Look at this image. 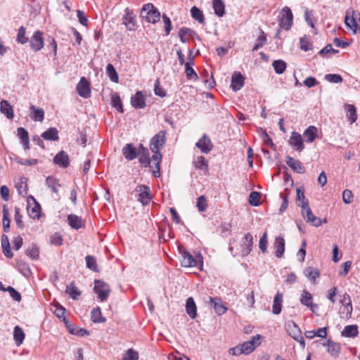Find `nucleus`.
<instances>
[{"label":"nucleus","mask_w":360,"mask_h":360,"mask_svg":"<svg viewBox=\"0 0 360 360\" xmlns=\"http://www.w3.org/2000/svg\"><path fill=\"white\" fill-rule=\"evenodd\" d=\"M141 17L148 22L156 23L160 20V13L152 4L143 5L140 12Z\"/></svg>","instance_id":"obj_1"},{"label":"nucleus","mask_w":360,"mask_h":360,"mask_svg":"<svg viewBox=\"0 0 360 360\" xmlns=\"http://www.w3.org/2000/svg\"><path fill=\"white\" fill-rule=\"evenodd\" d=\"M181 265L184 267L202 266V257L198 254L194 258L193 256L186 250H184L181 252Z\"/></svg>","instance_id":"obj_2"},{"label":"nucleus","mask_w":360,"mask_h":360,"mask_svg":"<svg viewBox=\"0 0 360 360\" xmlns=\"http://www.w3.org/2000/svg\"><path fill=\"white\" fill-rule=\"evenodd\" d=\"M300 206L302 209V216L306 220L307 222L316 227H319L321 225V219L316 217L312 213V211L309 207L308 202H304Z\"/></svg>","instance_id":"obj_3"},{"label":"nucleus","mask_w":360,"mask_h":360,"mask_svg":"<svg viewBox=\"0 0 360 360\" xmlns=\"http://www.w3.org/2000/svg\"><path fill=\"white\" fill-rule=\"evenodd\" d=\"M293 21V15L290 8L288 6H285L281 11L280 15L278 16V22L281 28H283L285 30H289Z\"/></svg>","instance_id":"obj_4"},{"label":"nucleus","mask_w":360,"mask_h":360,"mask_svg":"<svg viewBox=\"0 0 360 360\" xmlns=\"http://www.w3.org/2000/svg\"><path fill=\"white\" fill-rule=\"evenodd\" d=\"M94 290L98 295V298L100 301L103 302L108 299L110 295V288L107 283L101 280H96Z\"/></svg>","instance_id":"obj_5"},{"label":"nucleus","mask_w":360,"mask_h":360,"mask_svg":"<svg viewBox=\"0 0 360 360\" xmlns=\"http://www.w3.org/2000/svg\"><path fill=\"white\" fill-rule=\"evenodd\" d=\"M134 192L138 193V201H139L143 206L148 205L151 199L152 195L150 189L146 185H138L134 189Z\"/></svg>","instance_id":"obj_6"},{"label":"nucleus","mask_w":360,"mask_h":360,"mask_svg":"<svg viewBox=\"0 0 360 360\" xmlns=\"http://www.w3.org/2000/svg\"><path fill=\"white\" fill-rule=\"evenodd\" d=\"M340 303L342 304V307L340 309L341 317L344 319L351 318L353 307L350 296L347 293H345L340 300Z\"/></svg>","instance_id":"obj_7"},{"label":"nucleus","mask_w":360,"mask_h":360,"mask_svg":"<svg viewBox=\"0 0 360 360\" xmlns=\"http://www.w3.org/2000/svg\"><path fill=\"white\" fill-rule=\"evenodd\" d=\"M166 142V131L162 130L155 134L150 141L151 150H160Z\"/></svg>","instance_id":"obj_8"},{"label":"nucleus","mask_w":360,"mask_h":360,"mask_svg":"<svg viewBox=\"0 0 360 360\" xmlns=\"http://www.w3.org/2000/svg\"><path fill=\"white\" fill-rule=\"evenodd\" d=\"M261 335L252 336L248 341L244 342L241 346L244 352V354L248 355L252 353L255 349L261 345Z\"/></svg>","instance_id":"obj_9"},{"label":"nucleus","mask_w":360,"mask_h":360,"mask_svg":"<svg viewBox=\"0 0 360 360\" xmlns=\"http://www.w3.org/2000/svg\"><path fill=\"white\" fill-rule=\"evenodd\" d=\"M252 245H253V237L250 233H248L242 238V240L240 242V255L242 257L248 256L252 251Z\"/></svg>","instance_id":"obj_10"},{"label":"nucleus","mask_w":360,"mask_h":360,"mask_svg":"<svg viewBox=\"0 0 360 360\" xmlns=\"http://www.w3.org/2000/svg\"><path fill=\"white\" fill-rule=\"evenodd\" d=\"M360 13H356L353 10H347L346 12L345 22L347 27L356 32L358 27L357 20L360 21Z\"/></svg>","instance_id":"obj_11"},{"label":"nucleus","mask_w":360,"mask_h":360,"mask_svg":"<svg viewBox=\"0 0 360 360\" xmlns=\"http://www.w3.org/2000/svg\"><path fill=\"white\" fill-rule=\"evenodd\" d=\"M44 45L43 32L40 30L34 32L30 40L31 49L34 52H37L44 47Z\"/></svg>","instance_id":"obj_12"},{"label":"nucleus","mask_w":360,"mask_h":360,"mask_svg":"<svg viewBox=\"0 0 360 360\" xmlns=\"http://www.w3.org/2000/svg\"><path fill=\"white\" fill-rule=\"evenodd\" d=\"M288 333L295 340L297 341L302 348L305 347V342L304 338L302 335V331L300 328L294 322L290 325H288Z\"/></svg>","instance_id":"obj_13"},{"label":"nucleus","mask_w":360,"mask_h":360,"mask_svg":"<svg viewBox=\"0 0 360 360\" xmlns=\"http://www.w3.org/2000/svg\"><path fill=\"white\" fill-rule=\"evenodd\" d=\"M195 146L202 153L207 154L210 153L214 146L211 141V139L205 134L198 140L195 143Z\"/></svg>","instance_id":"obj_14"},{"label":"nucleus","mask_w":360,"mask_h":360,"mask_svg":"<svg viewBox=\"0 0 360 360\" xmlns=\"http://www.w3.org/2000/svg\"><path fill=\"white\" fill-rule=\"evenodd\" d=\"M77 91L78 94L84 98H87L91 95L90 83L85 77H82L77 85Z\"/></svg>","instance_id":"obj_15"},{"label":"nucleus","mask_w":360,"mask_h":360,"mask_svg":"<svg viewBox=\"0 0 360 360\" xmlns=\"http://www.w3.org/2000/svg\"><path fill=\"white\" fill-rule=\"evenodd\" d=\"M53 163L61 168H67L70 166V160L68 154L64 150L58 152L53 159Z\"/></svg>","instance_id":"obj_16"},{"label":"nucleus","mask_w":360,"mask_h":360,"mask_svg":"<svg viewBox=\"0 0 360 360\" xmlns=\"http://www.w3.org/2000/svg\"><path fill=\"white\" fill-rule=\"evenodd\" d=\"M289 144L299 152L302 151L304 148L302 136L296 131L292 132L289 139Z\"/></svg>","instance_id":"obj_17"},{"label":"nucleus","mask_w":360,"mask_h":360,"mask_svg":"<svg viewBox=\"0 0 360 360\" xmlns=\"http://www.w3.org/2000/svg\"><path fill=\"white\" fill-rule=\"evenodd\" d=\"M125 14L123 17V23L129 30H134L136 26V16L133 11L129 8L124 11Z\"/></svg>","instance_id":"obj_18"},{"label":"nucleus","mask_w":360,"mask_h":360,"mask_svg":"<svg viewBox=\"0 0 360 360\" xmlns=\"http://www.w3.org/2000/svg\"><path fill=\"white\" fill-rule=\"evenodd\" d=\"M245 78L239 72H235L231 77V87L234 91H239L244 86Z\"/></svg>","instance_id":"obj_19"},{"label":"nucleus","mask_w":360,"mask_h":360,"mask_svg":"<svg viewBox=\"0 0 360 360\" xmlns=\"http://www.w3.org/2000/svg\"><path fill=\"white\" fill-rule=\"evenodd\" d=\"M131 104L136 109H142L146 107L145 98L141 91H138L131 97Z\"/></svg>","instance_id":"obj_20"},{"label":"nucleus","mask_w":360,"mask_h":360,"mask_svg":"<svg viewBox=\"0 0 360 360\" xmlns=\"http://www.w3.org/2000/svg\"><path fill=\"white\" fill-rule=\"evenodd\" d=\"M68 224L74 229H79L85 226V221L76 214H68L67 217Z\"/></svg>","instance_id":"obj_21"},{"label":"nucleus","mask_w":360,"mask_h":360,"mask_svg":"<svg viewBox=\"0 0 360 360\" xmlns=\"http://www.w3.org/2000/svg\"><path fill=\"white\" fill-rule=\"evenodd\" d=\"M286 163L295 172L298 174H304L305 172V167L298 160L288 156L286 158Z\"/></svg>","instance_id":"obj_22"},{"label":"nucleus","mask_w":360,"mask_h":360,"mask_svg":"<svg viewBox=\"0 0 360 360\" xmlns=\"http://www.w3.org/2000/svg\"><path fill=\"white\" fill-rule=\"evenodd\" d=\"M209 300L217 315L221 316L226 312L228 309L222 304L220 298L210 297Z\"/></svg>","instance_id":"obj_23"},{"label":"nucleus","mask_w":360,"mask_h":360,"mask_svg":"<svg viewBox=\"0 0 360 360\" xmlns=\"http://www.w3.org/2000/svg\"><path fill=\"white\" fill-rule=\"evenodd\" d=\"M122 155L127 160H132L138 157V151L132 143H127L122 148Z\"/></svg>","instance_id":"obj_24"},{"label":"nucleus","mask_w":360,"mask_h":360,"mask_svg":"<svg viewBox=\"0 0 360 360\" xmlns=\"http://www.w3.org/2000/svg\"><path fill=\"white\" fill-rule=\"evenodd\" d=\"M138 156H139L140 163L145 165L146 166H150V153L147 148H145L142 144L139 145Z\"/></svg>","instance_id":"obj_25"},{"label":"nucleus","mask_w":360,"mask_h":360,"mask_svg":"<svg viewBox=\"0 0 360 360\" xmlns=\"http://www.w3.org/2000/svg\"><path fill=\"white\" fill-rule=\"evenodd\" d=\"M46 185L56 195H58L59 188L61 186L58 179L53 176H49L46 179Z\"/></svg>","instance_id":"obj_26"},{"label":"nucleus","mask_w":360,"mask_h":360,"mask_svg":"<svg viewBox=\"0 0 360 360\" xmlns=\"http://www.w3.org/2000/svg\"><path fill=\"white\" fill-rule=\"evenodd\" d=\"M185 307L187 314L191 319H195L197 316V307L195 301L192 297L187 298Z\"/></svg>","instance_id":"obj_27"},{"label":"nucleus","mask_w":360,"mask_h":360,"mask_svg":"<svg viewBox=\"0 0 360 360\" xmlns=\"http://www.w3.org/2000/svg\"><path fill=\"white\" fill-rule=\"evenodd\" d=\"M311 300H312L311 294L309 291L304 290L302 292L300 302L302 303V304L309 307L310 309L312 311H314L313 307H318V305L316 304L312 303Z\"/></svg>","instance_id":"obj_28"},{"label":"nucleus","mask_w":360,"mask_h":360,"mask_svg":"<svg viewBox=\"0 0 360 360\" xmlns=\"http://www.w3.org/2000/svg\"><path fill=\"white\" fill-rule=\"evenodd\" d=\"M17 135L20 139V142L23 145L24 148L28 150L30 148V139L27 131L23 127H18L17 129Z\"/></svg>","instance_id":"obj_29"},{"label":"nucleus","mask_w":360,"mask_h":360,"mask_svg":"<svg viewBox=\"0 0 360 360\" xmlns=\"http://www.w3.org/2000/svg\"><path fill=\"white\" fill-rule=\"evenodd\" d=\"M341 350V347L339 343L335 342L330 339L327 340V351L330 356L337 358Z\"/></svg>","instance_id":"obj_30"},{"label":"nucleus","mask_w":360,"mask_h":360,"mask_svg":"<svg viewBox=\"0 0 360 360\" xmlns=\"http://www.w3.org/2000/svg\"><path fill=\"white\" fill-rule=\"evenodd\" d=\"M0 111L7 118L13 119L14 114L13 107L6 100H2L0 103Z\"/></svg>","instance_id":"obj_31"},{"label":"nucleus","mask_w":360,"mask_h":360,"mask_svg":"<svg viewBox=\"0 0 360 360\" xmlns=\"http://www.w3.org/2000/svg\"><path fill=\"white\" fill-rule=\"evenodd\" d=\"M274 249L276 250V256L281 258L285 251V240L283 237L278 236L274 240Z\"/></svg>","instance_id":"obj_32"},{"label":"nucleus","mask_w":360,"mask_h":360,"mask_svg":"<svg viewBox=\"0 0 360 360\" xmlns=\"http://www.w3.org/2000/svg\"><path fill=\"white\" fill-rule=\"evenodd\" d=\"M304 276L314 284L316 283V280L320 276V272L318 269L309 266L304 270Z\"/></svg>","instance_id":"obj_33"},{"label":"nucleus","mask_w":360,"mask_h":360,"mask_svg":"<svg viewBox=\"0 0 360 360\" xmlns=\"http://www.w3.org/2000/svg\"><path fill=\"white\" fill-rule=\"evenodd\" d=\"M345 110L346 111V117L351 124L355 122L357 120L356 109L354 105L345 104Z\"/></svg>","instance_id":"obj_34"},{"label":"nucleus","mask_w":360,"mask_h":360,"mask_svg":"<svg viewBox=\"0 0 360 360\" xmlns=\"http://www.w3.org/2000/svg\"><path fill=\"white\" fill-rule=\"evenodd\" d=\"M154 154L152 155V160L155 162V169L153 170L154 176L158 177L160 175V163L162 160V155L160 150H151Z\"/></svg>","instance_id":"obj_35"},{"label":"nucleus","mask_w":360,"mask_h":360,"mask_svg":"<svg viewBox=\"0 0 360 360\" xmlns=\"http://www.w3.org/2000/svg\"><path fill=\"white\" fill-rule=\"evenodd\" d=\"M1 248L3 253L7 258L11 259L13 257V253L11 250L8 237L5 234L1 236Z\"/></svg>","instance_id":"obj_36"},{"label":"nucleus","mask_w":360,"mask_h":360,"mask_svg":"<svg viewBox=\"0 0 360 360\" xmlns=\"http://www.w3.org/2000/svg\"><path fill=\"white\" fill-rule=\"evenodd\" d=\"M283 303V294L278 292L274 299L272 307V312L274 314L278 315L281 313L282 309Z\"/></svg>","instance_id":"obj_37"},{"label":"nucleus","mask_w":360,"mask_h":360,"mask_svg":"<svg viewBox=\"0 0 360 360\" xmlns=\"http://www.w3.org/2000/svg\"><path fill=\"white\" fill-rule=\"evenodd\" d=\"M41 136L47 141H58L59 139L58 131L56 127H50L43 132Z\"/></svg>","instance_id":"obj_38"},{"label":"nucleus","mask_w":360,"mask_h":360,"mask_svg":"<svg viewBox=\"0 0 360 360\" xmlns=\"http://www.w3.org/2000/svg\"><path fill=\"white\" fill-rule=\"evenodd\" d=\"M30 198H32L34 200V205L32 207H31L30 206L27 207L28 214L32 219H39L41 216L40 205L35 200L34 197L30 196Z\"/></svg>","instance_id":"obj_39"},{"label":"nucleus","mask_w":360,"mask_h":360,"mask_svg":"<svg viewBox=\"0 0 360 360\" xmlns=\"http://www.w3.org/2000/svg\"><path fill=\"white\" fill-rule=\"evenodd\" d=\"M91 320L93 323H104L106 321V319L102 315L101 308L97 307L94 308L91 311Z\"/></svg>","instance_id":"obj_40"},{"label":"nucleus","mask_w":360,"mask_h":360,"mask_svg":"<svg viewBox=\"0 0 360 360\" xmlns=\"http://www.w3.org/2000/svg\"><path fill=\"white\" fill-rule=\"evenodd\" d=\"M259 35L257 37L256 41L257 43L252 48V51H256L259 49L262 48L266 44V35L262 28H259Z\"/></svg>","instance_id":"obj_41"},{"label":"nucleus","mask_w":360,"mask_h":360,"mask_svg":"<svg viewBox=\"0 0 360 360\" xmlns=\"http://www.w3.org/2000/svg\"><path fill=\"white\" fill-rule=\"evenodd\" d=\"M30 109L32 111L31 119L34 121L42 122L44 118V111L42 108H36L31 105Z\"/></svg>","instance_id":"obj_42"},{"label":"nucleus","mask_w":360,"mask_h":360,"mask_svg":"<svg viewBox=\"0 0 360 360\" xmlns=\"http://www.w3.org/2000/svg\"><path fill=\"white\" fill-rule=\"evenodd\" d=\"M317 128L314 126H309L304 131L303 136L308 143H312L316 138Z\"/></svg>","instance_id":"obj_43"},{"label":"nucleus","mask_w":360,"mask_h":360,"mask_svg":"<svg viewBox=\"0 0 360 360\" xmlns=\"http://www.w3.org/2000/svg\"><path fill=\"white\" fill-rule=\"evenodd\" d=\"M359 330L356 325H349L345 327L342 331V335L346 338H355L358 335Z\"/></svg>","instance_id":"obj_44"},{"label":"nucleus","mask_w":360,"mask_h":360,"mask_svg":"<svg viewBox=\"0 0 360 360\" xmlns=\"http://www.w3.org/2000/svg\"><path fill=\"white\" fill-rule=\"evenodd\" d=\"M195 35H196V32L188 27H183L179 31V37L182 43L188 41L186 37H194Z\"/></svg>","instance_id":"obj_45"},{"label":"nucleus","mask_w":360,"mask_h":360,"mask_svg":"<svg viewBox=\"0 0 360 360\" xmlns=\"http://www.w3.org/2000/svg\"><path fill=\"white\" fill-rule=\"evenodd\" d=\"M212 6L214 13L219 17H222L225 13V5L221 0H213Z\"/></svg>","instance_id":"obj_46"},{"label":"nucleus","mask_w":360,"mask_h":360,"mask_svg":"<svg viewBox=\"0 0 360 360\" xmlns=\"http://www.w3.org/2000/svg\"><path fill=\"white\" fill-rule=\"evenodd\" d=\"M13 339L18 346L20 345L25 339V333L22 329L18 326L14 327Z\"/></svg>","instance_id":"obj_47"},{"label":"nucleus","mask_w":360,"mask_h":360,"mask_svg":"<svg viewBox=\"0 0 360 360\" xmlns=\"http://www.w3.org/2000/svg\"><path fill=\"white\" fill-rule=\"evenodd\" d=\"M10 229L9 211L6 205H3V230L7 233Z\"/></svg>","instance_id":"obj_48"},{"label":"nucleus","mask_w":360,"mask_h":360,"mask_svg":"<svg viewBox=\"0 0 360 360\" xmlns=\"http://www.w3.org/2000/svg\"><path fill=\"white\" fill-rule=\"evenodd\" d=\"M65 292L68 294L72 300H77L81 295V292L75 286L74 282L70 283V285L67 286Z\"/></svg>","instance_id":"obj_49"},{"label":"nucleus","mask_w":360,"mask_h":360,"mask_svg":"<svg viewBox=\"0 0 360 360\" xmlns=\"http://www.w3.org/2000/svg\"><path fill=\"white\" fill-rule=\"evenodd\" d=\"M191 14L193 19L200 23H204L205 17L202 11L196 6H193L191 9Z\"/></svg>","instance_id":"obj_50"},{"label":"nucleus","mask_w":360,"mask_h":360,"mask_svg":"<svg viewBox=\"0 0 360 360\" xmlns=\"http://www.w3.org/2000/svg\"><path fill=\"white\" fill-rule=\"evenodd\" d=\"M193 165L196 169L204 170L205 172L208 171V162L204 156H198L193 162Z\"/></svg>","instance_id":"obj_51"},{"label":"nucleus","mask_w":360,"mask_h":360,"mask_svg":"<svg viewBox=\"0 0 360 360\" xmlns=\"http://www.w3.org/2000/svg\"><path fill=\"white\" fill-rule=\"evenodd\" d=\"M111 103L113 108H115L118 112H123V106L120 96L115 93L111 96Z\"/></svg>","instance_id":"obj_52"},{"label":"nucleus","mask_w":360,"mask_h":360,"mask_svg":"<svg viewBox=\"0 0 360 360\" xmlns=\"http://www.w3.org/2000/svg\"><path fill=\"white\" fill-rule=\"evenodd\" d=\"M106 72H107V75L109 77L110 79L112 82H113L115 83L118 82L119 77H118L117 72L112 64L109 63L107 65Z\"/></svg>","instance_id":"obj_53"},{"label":"nucleus","mask_w":360,"mask_h":360,"mask_svg":"<svg viewBox=\"0 0 360 360\" xmlns=\"http://www.w3.org/2000/svg\"><path fill=\"white\" fill-rule=\"evenodd\" d=\"M16 41L20 44H25L29 41V38L26 37V29L25 27L21 26L18 29Z\"/></svg>","instance_id":"obj_54"},{"label":"nucleus","mask_w":360,"mask_h":360,"mask_svg":"<svg viewBox=\"0 0 360 360\" xmlns=\"http://www.w3.org/2000/svg\"><path fill=\"white\" fill-rule=\"evenodd\" d=\"M273 68L276 73L283 74L286 69V63L282 60H276L272 63Z\"/></svg>","instance_id":"obj_55"},{"label":"nucleus","mask_w":360,"mask_h":360,"mask_svg":"<svg viewBox=\"0 0 360 360\" xmlns=\"http://www.w3.org/2000/svg\"><path fill=\"white\" fill-rule=\"evenodd\" d=\"M261 193L257 191H252L249 195V204L252 206H258L260 204Z\"/></svg>","instance_id":"obj_56"},{"label":"nucleus","mask_w":360,"mask_h":360,"mask_svg":"<svg viewBox=\"0 0 360 360\" xmlns=\"http://www.w3.org/2000/svg\"><path fill=\"white\" fill-rule=\"evenodd\" d=\"M85 260H86V267L89 269H90L94 272L98 271V269L97 268V262H96V259L95 257L91 256V255H87L85 257Z\"/></svg>","instance_id":"obj_57"},{"label":"nucleus","mask_w":360,"mask_h":360,"mask_svg":"<svg viewBox=\"0 0 360 360\" xmlns=\"http://www.w3.org/2000/svg\"><path fill=\"white\" fill-rule=\"evenodd\" d=\"M196 207L200 212H205L207 207V200L205 195H200L197 198Z\"/></svg>","instance_id":"obj_58"},{"label":"nucleus","mask_w":360,"mask_h":360,"mask_svg":"<svg viewBox=\"0 0 360 360\" xmlns=\"http://www.w3.org/2000/svg\"><path fill=\"white\" fill-rule=\"evenodd\" d=\"M26 255L33 260L38 259L39 257V250L37 245L32 244V246L26 250Z\"/></svg>","instance_id":"obj_59"},{"label":"nucleus","mask_w":360,"mask_h":360,"mask_svg":"<svg viewBox=\"0 0 360 360\" xmlns=\"http://www.w3.org/2000/svg\"><path fill=\"white\" fill-rule=\"evenodd\" d=\"M17 266L19 271L25 276H27L31 272L29 265L23 261H19L17 262Z\"/></svg>","instance_id":"obj_60"},{"label":"nucleus","mask_w":360,"mask_h":360,"mask_svg":"<svg viewBox=\"0 0 360 360\" xmlns=\"http://www.w3.org/2000/svg\"><path fill=\"white\" fill-rule=\"evenodd\" d=\"M15 221L16 223V226L18 228L22 229L25 226L24 223L22 221V216L20 214V208L15 207V215H14Z\"/></svg>","instance_id":"obj_61"},{"label":"nucleus","mask_w":360,"mask_h":360,"mask_svg":"<svg viewBox=\"0 0 360 360\" xmlns=\"http://www.w3.org/2000/svg\"><path fill=\"white\" fill-rule=\"evenodd\" d=\"M139 353L133 349H129L122 357V360H138Z\"/></svg>","instance_id":"obj_62"},{"label":"nucleus","mask_w":360,"mask_h":360,"mask_svg":"<svg viewBox=\"0 0 360 360\" xmlns=\"http://www.w3.org/2000/svg\"><path fill=\"white\" fill-rule=\"evenodd\" d=\"M325 79L331 83H341L343 80L342 76L338 74H327L325 75Z\"/></svg>","instance_id":"obj_63"},{"label":"nucleus","mask_w":360,"mask_h":360,"mask_svg":"<svg viewBox=\"0 0 360 360\" xmlns=\"http://www.w3.org/2000/svg\"><path fill=\"white\" fill-rule=\"evenodd\" d=\"M300 49L304 51L312 49V44L307 37H302L300 40Z\"/></svg>","instance_id":"obj_64"}]
</instances>
